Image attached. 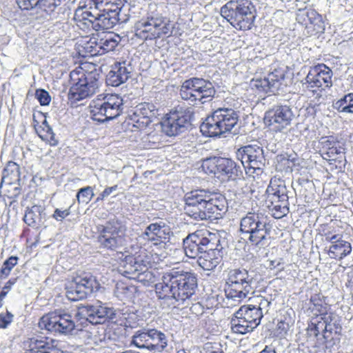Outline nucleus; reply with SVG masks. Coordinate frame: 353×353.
Returning <instances> with one entry per match:
<instances>
[{
	"instance_id": "obj_15",
	"label": "nucleus",
	"mask_w": 353,
	"mask_h": 353,
	"mask_svg": "<svg viewBox=\"0 0 353 353\" xmlns=\"http://www.w3.org/2000/svg\"><path fill=\"white\" fill-rule=\"evenodd\" d=\"M333 72L325 63H317L310 67L305 78L303 85L309 92L319 94L332 86Z\"/></svg>"
},
{
	"instance_id": "obj_30",
	"label": "nucleus",
	"mask_w": 353,
	"mask_h": 353,
	"mask_svg": "<svg viewBox=\"0 0 353 353\" xmlns=\"http://www.w3.org/2000/svg\"><path fill=\"white\" fill-rule=\"evenodd\" d=\"M343 233L341 223L337 220L321 224L319 228V234L325 237V241L330 243L343 238Z\"/></svg>"
},
{
	"instance_id": "obj_13",
	"label": "nucleus",
	"mask_w": 353,
	"mask_h": 353,
	"mask_svg": "<svg viewBox=\"0 0 353 353\" xmlns=\"http://www.w3.org/2000/svg\"><path fill=\"white\" fill-rule=\"evenodd\" d=\"M117 254L119 259H121L122 266H129L128 272H138L139 274L145 272L161 260L159 254H153L142 247H140L134 254L124 255L123 252H117Z\"/></svg>"
},
{
	"instance_id": "obj_18",
	"label": "nucleus",
	"mask_w": 353,
	"mask_h": 353,
	"mask_svg": "<svg viewBox=\"0 0 353 353\" xmlns=\"http://www.w3.org/2000/svg\"><path fill=\"white\" fill-rule=\"evenodd\" d=\"M97 232V242L101 248L114 251L123 246L124 239L120 234L121 228L114 222L99 225Z\"/></svg>"
},
{
	"instance_id": "obj_41",
	"label": "nucleus",
	"mask_w": 353,
	"mask_h": 353,
	"mask_svg": "<svg viewBox=\"0 0 353 353\" xmlns=\"http://www.w3.org/2000/svg\"><path fill=\"white\" fill-rule=\"evenodd\" d=\"M86 9L85 3L82 7L77 8L74 12V20L76 22L77 26L83 30H88L91 28V23L88 21V17H86ZM88 10H90L88 8Z\"/></svg>"
},
{
	"instance_id": "obj_26",
	"label": "nucleus",
	"mask_w": 353,
	"mask_h": 353,
	"mask_svg": "<svg viewBox=\"0 0 353 353\" xmlns=\"http://www.w3.org/2000/svg\"><path fill=\"white\" fill-rule=\"evenodd\" d=\"M130 77V72L123 62L115 63L106 77V83L108 85L117 87L125 83Z\"/></svg>"
},
{
	"instance_id": "obj_45",
	"label": "nucleus",
	"mask_w": 353,
	"mask_h": 353,
	"mask_svg": "<svg viewBox=\"0 0 353 353\" xmlns=\"http://www.w3.org/2000/svg\"><path fill=\"white\" fill-rule=\"evenodd\" d=\"M94 196V188L91 186L81 188L77 192L76 195L77 201L79 204H88Z\"/></svg>"
},
{
	"instance_id": "obj_8",
	"label": "nucleus",
	"mask_w": 353,
	"mask_h": 353,
	"mask_svg": "<svg viewBox=\"0 0 353 353\" xmlns=\"http://www.w3.org/2000/svg\"><path fill=\"white\" fill-rule=\"evenodd\" d=\"M215 92L214 87L210 81L197 77H192L183 81L179 90L183 100L195 105L212 101Z\"/></svg>"
},
{
	"instance_id": "obj_51",
	"label": "nucleus",
	"mask_w": 353,
	"mask_h": 353,
	"mask_svg": "<svg viewBox=\"0 0 353 353\" xmlns=\"http://www.w3.org/2000/svg\"><path fill=\"white\" fill-rule=\"evenodd\" d=\"M217 157H210L203 161L201 168L203 172L208 174H213L216 173V161Z\"/></svg>"
},
{
	"instance_id": "obj_62",
	"label": "nucleus",
	"mask_w": 353,
	"mask_h": 353,
	"mask_svg": "<svg viewBox=\"0 0 353 353\" xmlns=\"http://www.w3.org/2000/svg\"><path fill=\"white\" fill-rule=\"evenodd\" d=\"M16 281L17 279H10L6 283L2 289L8 292L11 290L12 285L16 283Z\"/></svg>"
},
{
	"instance_id": "obj_53",
	"label": "nucleus",
	"mask_w": 353,
	"mask_h": 353,
	"mask_svg": "<svg viewBox=\"0 0 353 353\" xmlns=\"http://www.w3.org/2000/svg\"><path fill=\"white\" fill-rule=\"evenodd\" d=\"M35 95L41 105H48L51 101L49 93L45 90H37Z\"/></svg>"
},
{
	"instance_id": "obj_25",
	"label": "nucleus",
	"mask_w": 353,
	"mask_h": 353,
	"mask_svg": "<svg viewBox=\"0 0 353 353\" xmlns=\"http://www.w3.org/2000/svg\"><path fill=\"white\" fill-rule=\"evenodd\" d=\"M125 0H85V7L101 12H112L120 14Z\"/></svg>"
},
{
	"instance_id": "obj_44",
	"label": "nucleus",
	"mask_w": 353,
	"mask_h": 353,
	"mask_svg": "<svg viewBox=\"0 0 353 353\" xmlns=\"http://www.w3.org/2000/svg\"><path fill=\"white\" fill-rule=\"evenodd\" d=\"M336 108L341 112L353 113V92L345 94L335 103Z\"/></svg>"
},
{
	"instance_id": "obj_63",
	"label": "nucleus",
	"mask_w": 353,
	"mask_h": 353,
	"mask_svg": "<svg viewBox=\"0 0 353 353\" xmlns=\"http://www.w3.org/2000/svg\"><path fill=\"white\" fill-rule=\"evenodd\" d=\"M261 353H276L274 350H272L270 347H268L266 346L261 352Z\"/></svg>"
},
{
	"instance_id": "obj_57",
	"label": "nucleus",
	"mask_w": 353,
	"mask_h": 353,
	"mask_svg": "<svg viewBox=\"0 0 353 353\" xmlns=\"http://www.w3.org/2000/svg\"><path fill=\"white\" fill-rule=\"evenodd\" d=\"M117 185L105 188L97 197L95 203L103 201L105 198L110 196L114 191L117 190Z\"/></svg>"
},
{
	"instance_id": "obj_12",
	"label": "nucleus",
	"mask_w": 353,
	"mask_h": 353,
	"mask_svg": "<svg viewBox=\"0 0 353 353\" xmlns=\"http://www.w3.org/2000/svg\"><path fill=\"white\" fill-rule=\"evenodd\" d=\"M99 288L100 283L97 278L87 272L72 276L65 286L67 295L72 301L85 299Z\"/></svg>"
},
{
	"instance_id": "obj_58",
	"label": "nucleus",
	"mask_w": 353,
	"mask_h": 353,
	"mask_svg": "<svg viewBox=\"0 0 353 353\" xmlns=\"http://www.w3.org/2000/svg\"><path fill=\"white\" fill-rule=\"evenodd\" d=\"M61 1V0H41L40 7L53 10L57 6L60 5Z\"/></svg>"
},
{
	"instance_id": "obj_60",
	"label": "nucleus",
	"mask_w": 353,
	"mask_h": 353,
	"mask_svg": "<svg viewBox=\"0 0 353 353\" xmlns=\"http://www.w3.org/2000/svg\"><path fill=\"white\" fill-rule=\"evenodd\" d=\"M98 14H93L91 11L86 9V17L88 19V21L91 23V28H95L96 26H97L98 22Z\"/></svg>"
},
{
	"instance_id": "obj_42",
	"label": "nucleus",
	"mask_w": 353,
	"mask_h": 353,
	"mask_svg": "<svg viewBox=\"0 0 353 353\" xmlns=\"http://www.w3.org/2000/svg\"><path fill=\"white\" fill-rule=\"evenodd\" d=\"M250 87L259 93H268L274 92V88L268 81L267 77L264 78H254L250 81Z\"/></svg>"
},
{
	"instance_id": "obj_34",
	"label": "nucleus",
	"mask_w": 353,
	"mask_h": 353,
	"mask_svg": "<svg viewBox=\"0 0 353 353\" xmlns=\"http://www.w3.org/2000/svg\"><path fill=\"white\" fill-rule=\"evenodd\" d=\"M288 196L285 181L276 176L271 179L266 189V198L275 199L276 197L284 199Z\"/></svg>"
},
{
	"instance_id": "obj_54",
	"label": "nucleus",
	"mask_w": 353,
	"mask_h": 353,
	"mask_svg": "<svg viewBox=\"0 0 353 353\" xmlns=\"http://www.w3.org/2000/svg\"><path fill=\"white\" fill-rule=\"evenodd\" d=\"M39 137L51 146H56L58 144V141L55 139L54 134L49 128L44 132V134L41 133Z\"/></svg>"
},
{
	"instance_id": "obj_21",
	"label": "nucleus",
	"mask_w": 353,
	"mask_h": 353,
	"mask_svg": "<svg viewBox=\"0 0 353 353\" xmlns=\"http://www.w3.org/2000/svg\"><path fill=\"white\" fill-rule=\"evenodd\" d=\"M157 113V109L154 104L150 103H139L129 114V123L139 130L145 129L152 122Z\"/></svg>"
},
{
	"instance_id": "obj_35",
	"label": "nucleus",
	"mask_w": 353,
	"mask_h": 353,
	"mask_svg": "<svg viewBox=\"0 0 353 353\" xmlns=\"http://www.w3.org/2000/svg\"><path fill=\"white\" fill-rule=\"evenodd\" d=\"M57 341L46 338V340L37 341L31 350L32 353H64L57 347Z\"/></svg>"
},
{
	"instance_id": "obj_36",
	"label": "nucleus",
	"mask_w": 353,
	"mask_h": 353,
	"mask_svg": "<svg viewBox=\"0 0 353 353\" xmlns=\"http://www.w3.org/2000/svg\"><path fill=\"white\" fill-rule=\"evenodd\" d=\"M120 21L119 14L112 12H102L98 14V22L96 29L109 30L112 28Z\"/></svg>"
},
{
	"instance_id": "obj_24",
	"label": "nucleus",
	"mask_w": 353,
	"mask_h": 353,
	"mask_svg": "<svg viewBox=\"0 0 353 353\" xmlns=\"http://www.w3.org/2000/svg\"><path fill=\"white\" fill-rule=\"evenodd\" d=\"M215 164L216 173L213 175L216 178L235 180L239 176V167L230 159L217 157Z\"/></svg>"
},
{
	"instance_id": "obj_10",
	"label": "nucleus",
	"mask_w": 353,
	"mask_h": 353,
	"mask_svg": "<svg viewBox=\"0 0 353 353\" xmlns=\"http://www.w3.org/2000/svg\"><path fill=\"white\" fill-rule=\"evenodd\" d=\"M123 99L117 94H100L90 105L94 120L104 122L113 119L122 113Z\"/></svg>"
},
{
	"instance_id": "obj_31",
	"label": "nucleus",
	"mask_w": 353,
	"mask_h": 353,
	"mask_svg": "<svg viewBox=\"0 0 353 353\" xmlns=\"http://www.w3.org/2000/svg\"><path fill=\"white\" fill-rule=\"evenodd\" d=\"M351 252V243L341 238L331 243L327 254L331 259L341 260L349 255Z\"/></svg>"
},
{
	"instance_id": "obj_49",
	"label": "nucleus",
	"mask_w": 353,
	"mask_h": 353,
	"mask_svg": "<svg viewBox=\"0 0 353 353\" xmlns=\"http://www.w3.org/2000/svg\"><path fill=\"white\" fill-rule=\"evenodd\" d=\"M150 339L149 331L139 332L135 334L132 339V343L139 348L148 349V341Z\"/></svg>"
},
{
	"instance_id": "obj_29",
	"label": "nucleus",
	"mask_w": 353,
	"mask_h": 353,
	"mask_svg": "<svg viewBox=\"0 0 353 353\" xmlns=\"http://www.w3.org/2000/svg\"><path fill=\"white\" fill-rule=\"evenodd\" d=\"M151 17L152 19L151 21L154 24L159 39L170 37L172 35L175 23L170 17L162 14H151Z\"/></svg>"
},
{
	"instance_id": "obj_4",
	"label": "nucleus",
	"mask_w": 353,
	"mask_h": 353,
	"mask_svg": "<svg viewBox=\"0 0 353 353\" xmlns=\"http://www.w3.org/2000/svg\"><path fill=\"white\" fill-rule=\"evenodd\" d=\"M196 288L194 274L172 270L163 274L161 281L155 285V291L159 299H174L183 303L192 297Z\"/></svg>"
},
{
	"instance_id": "obj_23",
	"label": "nucleus",
	"mask_w": 353,
	"mask_h": 353,
	"mask_svg": "<svg viewBox=\"0 0 353 353\" xmlns=\"http://www.w3.org/2000/svg\"><path fill=\"white\" fill-rule=\"evenodd\" d=\"M88 319L92 324H103L110 319H112L115 315L112 308L107 307L101 301L88 305L86 307Z\"/></svg>"
},
{
	"instance_id": "obj_50",
	"label": "nucleus",
	"mask_w": 353,
	"mask_h": 353,
	"mask_svg": "<svg viewBox=\"0 0 353 353\" xmlns=\"http://www.w3.org/2000/svg\"><path fill=\"white\" fill-rule=\"evenodd\" d=\"M133 289V285H129L125 281H119L116 284L115 293L118 297L123 298L127 296L129 293H132Z\"/></svg>"
},
{
	"instance_id": "obj_17",
	"label": "nucleus",
	"mask_w": 353,
	"mask_h": 353,
	"mask_svg": "<svg viewBox=\"0 0 353 353\" xmlns=\"http://www.w3.org/2000/svg\"><path fill=\"white\" fill-rule=\"evenodd\" d=\"M189 112L176 107L165 114L161 122L162 131L168 136H176L190 123Z\"/></svg>"
},
{
	"instance_id": "obj_47",
	"label": "nucleus",
	"mask_w": 353,
	"mask_h": 353,
	"mask_svg": "<svg viewBox=\"0 0 353 353\" xmlns=\"http://www.w3.org/2000/svg\"><path fill=\"white\" fill-rule=\"evenodd\" d=\"M267 78L274 90L278 89L281 81L285 79V73L282 69L276 68L268 74Z\"/></svg>"
},
{
	"instance_id": "obj_3",
	"label": "nucleus",
	"mask_w": 353,
	"mask_h": 353,
	"mask_svg": "<svg viewBox=\"0 0 353 353\" xmlns=\"http://www.w3.org/2000/svg\"><path fill=\"white\" fill-rule=\"evenodd\" d=\"M184 200L186 214L195 220L219 219L228 208L227 200L223 194L204 190L188 192Z\"/></svg>"
},
{
	"instance_id": "obj_32",
	"label": "nucleus",
	"mask_w": 353,
	"mask_h": 353,
	"mask_svg": "<svg viewBox=\"0 0 353 353\" xmlns=\"http://www.w3.org/2000/svg\"><path fill=\"white\" fill-rule=\"evenodd\" d=\"M265 204L275 219H281L289 212L288 196L284 199L276 197L275 199L265 198Z\"/></svg>"
},
{
	"instance_id": "obj_56",
	"label": "nucleus",
	"mask_w": 353,
	"mask_h": 353,
	"mask_svg": "<svg viewBox=\"0 0 353 353\" xmlns=\"http://www.w3.org/2000/svg\"><path fill=\"white\" fill-rule=\"evenodd\" d=\"M13 315L9 311L0 314V328H6L12 321Z\"/></svg>"
},
{
	"instance_id": "obj_39",
	"label": "nucleus",
	"mask_w": 353,
	"mask_h": 353,
	"mask_svg": "<svg viewBox=\"0 0 353 353\" xmlns=\"http://www.w3.org/2000/svg\"><path fill=\"white\" fill-rule=\"evenodd\" d=\"M20 167L14 161H8L3 170V180H7L8 183H12L20 179Z\"/></svg>"
},
{
	"instance_id": "obj_2",
	"label": "nucleus",
	"mask_w": 353,
	"mask_h": 353,
	"mask_svg": "<svg viewBox=\"0 0 353 353\" xmlns=\"http://www.w3.org/2000/svg\"><path fill=\"white\" fill-rule=\"evenodd\" d=\"M219 245V236L205 229L197 230L183 240V250L188 257L195 259L201 254L197 261L204 270H212L221 262Z\"/></svg>"
},
{
	"instance_id": "obj_28",
	"label": "nucleus",
	"mask_w": 353,
	"mask_h": 353,
	"mask_svg": "<svg viewBox=\"0 0 353 353\" xmlns=\"http://www.w3.org/2000/svg\"><path fill=\"white\" fill-rule=\"evenodd\" d=\"M303 12L308 21L305 23L308 32L312 35L323 33L325 30V23L321 14L312 8H306Z\"/></svg>"
},
{
	"instance_id": "obj_37",
	"label": "nucleus",
	"mask_w": 353,
	"mask_h": 353,
	"mask_svg": "<svg viewBox=\"0 0 353 353\" xmlns=\"http://www.w3.org/2000/svg\"><path fill=\"white\" fill-rule=\"evenodd\" d=\"M296 159L292 155L281 154L276 156L275 168L276 170L280 172L290 173L295 166Z\"/></svg>"
},
{
	"instance_id": "obj_33",
	"label": "nucleus",
	"mask_w": 353,
	"mask_h": 353,
	"mask_svg": "<svg viewBox=\"0 0 353 353\" xmlns=\"http://www.w3.org/2000/svg\"><path fill=\"white\" fill-rule=\"evenodd\" d=\"M322 147L326 150L323 154V158L328 161H336L342 152L339 141L333 137H326V140L322 142Z\"/></svg>"
},
{
	"instance_id": "obj_9",
	"label": "nucleus",
	"mask_w": 353,
	"mask_h": 353,
	"mask_svg": "<svg viewBox=\"0 0 353 353\" xmlns=\"http://www.w3.org/2000/svg\"><path fill=\"white\" fill-rule=\"evenodd\" d=\"M236 156L245 167L247 177L253 181L259 180L265 165L262 148L256 145H245L237 150Z\"/></svg>"
},
{
	"instance_id": "obj_38",
	"label": "nucleus",
	"mask_w": 353,
	"mask_h": 353,
	"mask_svg": "<svg viewBox=\"0 0 353 353\" xmlns=\"http://www.w3.org/2000/svg\"><path fill=\"white\" fill-rule=\"evenodd\" d=\"M149 333L148 350H160L166 346L167 341L163 333L156 330H150Z\"/></svg>"
},
{
	"instance_id": "obj_59",
	"label": "nucleus",
	"mask_w": 353,
	"mask_h": 353,
	"mask_svg": "<svg viewBox=\"0 0 353 353\" xmlns=\"http://www.w3.org/2000/svg\"><path fill=\"white\" fill-rule=\"evenodd\" d=\"M70 214V212L69 209L61 210L59 208H56L52 215V217L57 221H62L63 219L69 216Z\"/></svg>"
},
{
	"instance_id": "obj_27",
	"label": "nucleus",
	"mask_w": 353,
	"mask_h": 353,
	"mask_svg": "<svg viewBox=\"0 0 353 353\" xmlns=\"http://www.w3.org/2000/svg\"><path fill=\"white\" fill-rule=\"evenodd\" d=\"M151 15L142 18L135 23L134 32L137 37L144 41H152L158 39Z\"/></svg>"
},
{
	"instance_id": "obj_61",
	"label": "nucleus",
	"mask_w": 353,
	"mask_h": 353,
	"mask_svg": "<svg viewBox=\"0 0 353 353\" xmlns=\"http://www.w3.org/2000/svg\"><path fill=\"white\" fill-rule=\"evenodd\" d=\"M276 329L279 334H285L289 329V325L285 321H280L277 323Z\"/></svg>"
},
{
	"instance_id": "obj_5",
	"label": "nucleus",
	"mask_w": 353,
	"mask_h": 353,
	"mask_svg": "<svg viewBox=\"0 0 353 353\" xmlns=\"http://www.w3.org/2000/svg\"><path fill=\"white\" fill-rule=\"evenodd\" d=\"M99 76L95 64L81 63L70 72L72 85L69 92L70 99L81 101L93 95L98 88Z\"/></svg>"
},
{
	"instance_id": "obj_22",
	"label": "nucleus",
	"mask_w": 353,
	"mask_h": 353,
	"mask_svg": "<svg viewBox=\"0 0 353 353\" xmlns=\"http://www.w3.org/2000/svg\"><path fill=\"white\" fill-rule=\"evenodd\" d=\"M143 238L155 246H163L169 242L170 238V228L159 223H150L143 234Z\"/></svg>"
},
{
	"instance_id": "obj_7",
	"label": "nucleus",
	"mask_w": 353,
	"mask_h": 353,
	"mask_svg": "<svg viewBox=\"0 0 353 353\" xmlns=\"http://www.w3.org/2000/svg\"><path fill=\"white\" fill-rule=\"evenodd\" d=\"M239 121V115L232 108H218L200 126L201 133L208 137H219L230 132Z\"/></svg>"
},
{
	"instance_id": "obj_16",
	"label": "nucleus",
	"mask_w": 353,
	"mask_h": 353,
	"mask_svg": "<svg viewBox=\"0 0 353 353\" xmlns=\"http://www.w3.org/2000/svg\"><path fill=\"white\" fill-rule=\"evenodd\" d=\"M252 279L245 269H232L228 274L226 292L232 298L243 299L252 290Z\"/></svg>"
},
{
	"instance_id": "obj_43",
	"label": "nucleus",
	"mask_w": 353,
	"mask_h": 353,
	"mask_svg": "<svg viewBox=\"0 0 353 353\" xmlns=\"http://www.w3.org/2000/svg\"><path fill=\"white\" fill-rule=\"evenodd\" d=\"M100 38L101 35L99 33L93 35L85 44L84 48L90 56L94 57L103 54V51L101 50V44H99Z\"/></svg>"
},
{
	"instance_id": "obj_52",
	"label": "nucleus",
	"mask_w": 353,
	"mask_h": 353,
	"mask_svg": "<svg viewBox=\"0 0 353 353\" xmlns=\"http://www.w3.org/2000/svg\"><path fill=\"white\" fill-rule=\"evenodd\" d=\"M20 9L30 10L37 6H40L41 0H16Z\"/></svg>"
},
{
	"instance_id": "obj_14",
	"label": "nucleus",
	"mask_w": 353,
	"mask_h": 353,
	"mask_svg": "<svg viewBox=\"0 0 353 353\" xmlns=\"http://www.w3.org/2000/svg\"><path fill=\"white\" fill-rule=\"evenodd\" d=\"M269 224L258 213L249 212L241 220L240 231L249 234L252 245H257L270 234Z\"/></svg>"
},
{
	"instance_id": "obj_19",
	"label": "nucleus",
	"mask_w": 353,
	"mask_h": 353,
	"mask_svg": "<svg viewBox=\"0 0 353 353\" xmlns=\"http://www.w3.org/2000/svg\"><path fill=\"white\" fill-rule=\"evenodd\" d=\"M39 327L50 332L66 334L74 327L71 316L67 314H61L55 310L44 314L39 320Z\"/></svg>"
},
{
	"instance_id": "obj_11",
	"label": "nucleus",
	"mask_w": 353,
	"mask_h": 353,
	"mask_svg": "<svg viewBox=\"0 0 353 353\" xmlns=\"http://www.w3.org/2000/svg\"><path fill=\"white\" fill-rule=\"evenodd\" d=\"M263 316V312L252 307V304L243 305L231 320V330L238 334L250 332L259 326Z\"/></svg>"
},
{
	"instance_id": "obj_20",
	"label": "nucleus",
	"mask_w": 353,
	"mask_h": 353,
	"mask_svg": "<svg viewBox=\"0 0 353 353\" xmlns=\"http://www.w3.org/2000/svg\"><path fill=\"white\" fill-rule=\"evenodd\" d=\"M293 113L289 106L277 105L265 112L263 120L270 130L278 132L290 125Z\"/></svg>"
},
{
	"instance_id": "obj_48",
	"label": "nucleus",
	"mask_w": 353,
	"mask_h": 353,
	"mask_svg": "<svg viewBox=\"0 0 353 353\" xmlns=\"http://www.w3.org/2000/svg\"><path fill=\"white\" fill-rule=\"evenodd\" d=\"M42 211V207L39 205H34L30 208H28L23 217L24 222L28 225L36 223L35 212L40 213Z\"/></svg>"
},
{
	"instance_id": "obj_46",
	"label": "nucleus",
	"mask_w": 353,
	"mask_h": 353,
	"mask_svg": "<svg viewBox=\"0 0 353 353\" xmlns=\"http://www.w3.org/2000/svg\"><path fill=\"white\" fill-rule=\"evenodd\" d=\"M17 256H11L3 262L0 270V279H4L9 276L12 268L17 264Z\"/></svg>"
},
{
	"instance_id": "obj_64",
	"label": "nucleus",
	"mask_w": 353,
	"mask_h": 353,
	"mask_svg": "<svg viewBox=\"0 0 353 353\" xmlns=\"http://www.w3.org/2000/svg\"><path fill=\"white\" fill-rule=\"evenodd\" d=\"M8 293V292H6L2 289V290L0 292V299L3 300V299L6 297V296L7 295Z\"/></svg>"
},
{
	"instance_id": "obj_55",
	"label": "nucleus",
	"mask_w": 353,
	"mask_h": 353,
	"mask_svg": "<svg viewBox=\"0 0 353 353\" xmlns=\"http://www.w3.org/2000/svg\"><path fill=\"white\" fill-rule=\"evenodd\" d=\"M270 305V302L263 296H257L254 298L252 307H256L262 312L263 309L268 308Z\"/></svg>"
},
{
	"instance_id": "obj_40",
	"label": "nucleus",
	"mask_w": 353,
	"mask_h": 353,
	"mask_svg": "<svg viewBox=\"0 0 353 353\" xmlns=\"http://www.w3.org/2000/svg\"><path fill=\"white\" fill-rule=\"evenodd\" d=\"M100 35L99 44H101L100 46L103 54L114 50L119 43V36L110 32H103Z\"/></svg>"
},
{
	"instance_id": "obj_6",
	"label": "nucleus",
	"mask_w": 353,
	"mask_h": 353,
	"mask_svg": "<svg viewBox=\"0 0 353 353\" xmlns=\"http://www.w3.org/2000/svg\"><path fill=\"white\" fill-rule=\"evenodd\" d=\"M221 14L236 30L246 31L253 27L256 11L250 0H232L221 8Z\"/></svg>"
},
{
	"instance_id": "obj_1",
	"label": "nucleus",
	"mask_w": 353,
	"mask_h": 353,
	"mask_svg": "<svg viewBox=\"0 0 353 353\" xmlns=\"http://www.w3.org/2000/svg\"><path fill=\"white\" fill-rule=\"evenodd\" d=\"M310 299L312 316L305 329L307 342L316 347L339 343L343 336L341 318L334 312H328L325 305Z\"/></svg>"
}]
</instances>
